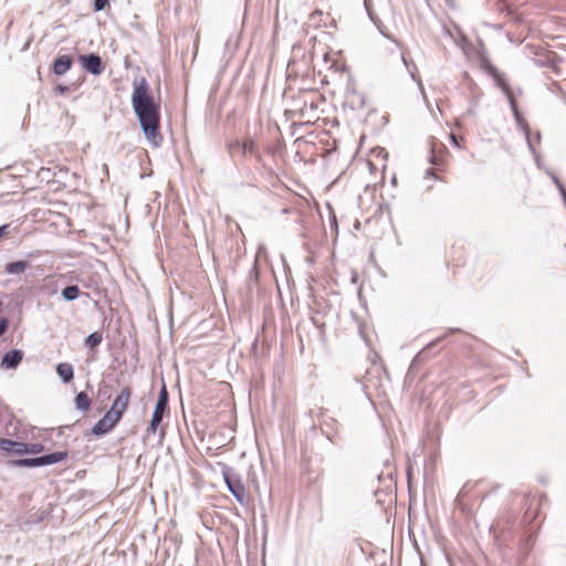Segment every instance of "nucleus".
Instances as JSON below:
<instances>
[{"label":"nucleus","instance_id":"obj_1","mask_svg":"<svg viewBox=\"0 0 566 566\" xmlns=\"http://www.w3.org/2000/svg\"><path fill=\"white\" fill-rule=\"evenodd\" d=\"M132 94V106L137 116L140 128L148 143L158 147L163 143L160 128V111L155 103L154 96L149 93L147 80L142 77L135 81Z\"/></svg>","mask_w":566,"mask_h":566},{"label":"nucleus","instance_id":"obj_2","mask_svg":"<svg viewBox=\"0 0 566 566\" xmlns=\"http://www.w3.org/2000/svg\"><path fill=\"white\" fill-rule=\"evenodd\" d=\"M66 458H67V452L57 451V452L41 455L38 458H24V459H19V460H11L9 463L12 467L36 468V467H44V465H51L54 463H59V462L64 461Z\"/></svg>","mask_w":566,"mask_h":566},{"label":"nucleus","instance_id":"obj_3","mask_svg":"<svg viewBox=\"0 0 566 566\" xmlns=\"http://www.w3.org/2000/svg\"><path fill=\"white\" fill-rule=\"evenodd\" d=\"M168 408V392L166 386L164 385L160 389L155 410L151 416V420L148 427V432L155 433L157 431V427L164 419V413Z\"/></svg>","mask_w":566,"mask_h":566},{"label":"nucleus","instance_id":"obj_4","mask_svg":"<svg viewBox=\"0 0 566 566\" xmlns=\"http://www.w3.org/2000/svg\"><path fill=\"white\" fill-rule=\"evenodd\" d=\"M229 150L231 154H233L234 151H240L243 156H245L248 154L252 155L255 157L258 163H260L264 166L263 157L260 153L259 146L251 138L244 139L242 143L237 140L234 143L230 144Z\"/></svg>","mask_w":566,"mask_h":566},{"label":"nucleus","instance_id":"obj_5","mask_svg":"<svg viewBox=\"0 0 566 566\" xmlns=\"http://www.w3.org/2000/svg\"><path fill=\"white\" fill-rule=\"evenodd\" d=\"M120 421L117 415L107 411L102 419H99L91 429L94 436H104L112 431V429Z\"/></svg>","mask_w":566,"mask_h":566},{"label":"nucleus","instance_id":"obj_6","mask_svg":"<svg viewBox=\"0 0 566 566\" xmlns=\"http://www.w3.org/2000/svg\"><path fill=\"white\" fill-rule=\"evenodd\" d=\"M81 65L82 67L93 74V75H99L104 71L103 62L99 55L95 53H90L87 55H81L80 56Z\"/></svg>","mask_w":566,"mask_h":566},{"label":"nucleus","instance_id":"obj_7","mask_svg":"<svg viewBox=\"0 0 566 566\" xmlns=\"http://www.w3.org/2000/svg\"><path fill=\"white\" fill-rule=\"evenodd\" d=\"M224 482L229 492L235 497L240 504L245 503V488L239 479L232 478L229 473L223 472Z\"/></svg>","mask_w":566,"mask_h":566},{"label":"nucleus","instance_id":"obj_8","mask_svg":"<svg viewBox=\"0 0 566 566\" xmlns=\"http://www.w3.org/2000/svg\"><path fill=\"white\" fill-rule=\"evenodd\" d=\"M130 396H132L130 388L125 387L119 392V395L115 398V400L113 401V405L108 411L114 412L115 415L118 416L119 419H122L124 412L126 411V409L128 407Z\"/></svg>","mask_w":566,"mask_h":566},{"label":"nucleus","instance_id":"obj_9","mask_svg":"<svg viewBox=\"0 0 566 566\" xmlns=\"http://www.w3.org/2000/svg\"><path fill=\"white\" fill-rule=\"evenodd\" d=\"M488 72L490 75L494 78L496 85L502 90V92L505 94L507 101L510 102V97H514L513 93L509 86V83L506 82V77L503 73H501L496 67L492 65H488Z\"/></svg>","mask_w":566,"mask_h":566},{"label":"nucleus","instance_id":"obj_10","mask_svg":"<svg viewBox=\"0 0 566 566\" xmlns=\"http://www.w3.org/2000/svg\"><path fill=\"white\" fill-rule=\"evenodd\" d=\"M509 103H510L511 109H512V112L514 114V118H515L516 124L526 134L528 147L534 153V147H533L532 142H531V139L528 137V132H530L528 124L524 120V118L520 114L515 98L514 97H510V102Z\"/></svg>","mask_w":566,"mask_h":566},{"label":"nucleus","instance_id":"obj_11","mask_svg":"<svg viewBox=\"0 0 566 566\" xmlns=\"http://www.w3.org/2000/svg\"><path fill=\"white\" fill-rule=\"evenodd\" d=\"M73 59L70 55H60L57 56L52 65V72L55 75H64L72 66Z\"/></svg>","mask_w":566,"mask_h":566},{"label":"nucleus","instance_id":"obj_12","mask_svg":"<svg viewBox=\"0 0 566 566\" xmlns=\"http://www.w3.org/2000/svg\"><path fill=\"white\" fill-rule=\"evenodd\" d=\"M22 352L19 349H12L7 352L1 359V367L12 369L18 367L22 360Z\"/></svg>","mask_w":566,"mask_h":566},{"label":"nucleus","instance_id":"obj_13","mask_svg":"<svg viewBox=\"0 0 566 566\" xmlns=\"http://www.w3.org/2000/svg\"><path fill=\"white\" fill-rule=\"evenodd\" d=\"M24 442L0 438V449L14 454H23Z\"/></svg>","mask_w":566,"mask_h":566},{"label":"nucleus","instance_id":"obj_14","mask_svg":"<svg viewBox=\"0 0 566 566\" xmlns=\"http://www.w3.org/2000/svg\"><path fill=\"white\" fill-rule=\"evenodd\" d=\"M30 266V262L25 260H19L14 262L7 263L4 266V272L9 275H18L23 273Z\"/></svg>","mask_w":566,"mask_h":566},{"label":"nucleus","instance_id":"obj_15","mask_svg":"<svg viewBox=\"0 0 566 566\" xmlns=\"http://www.w3.org/2000/svg\"><path fill=\"white\" fill-rule=\"evenodd\" d=\"M56 373L63 382H70L74 377L73 366L69 363H61L56 367Z\"/></svg>","mask_w":566,"mask_h":566},{"label":"nucleus","instance_id":"obj_16","mask_svg":"<svg viewBox=\"0 0 566 566\" xmlns=\"http://www.w3.org/2000/svg\"><path fill=\"white\" fill-rule=\"evenodd\" d=\"M62 297L66 302L75 301L80 295V285L78 284H71L66 287H64L61 292Z\"/></svg>","mask_w":566,"mask_h":566},{"label":"nucleus","instance_id":"obj_17","mask_svg":"<svg viewBox=\"0 0 566 566\" xmlns=\"http://www.w3.org/2000/svg\"><path fill=\"white\" fill-rule=\"evenodd\" d=\"M75 407L82 412H86L91 407V399L86 392L81 391L75 396Z\"/></svg>","mask_w":566,"mask_h":566},{"label":"nucleus","instance_id":"obj_18","mask_svg":"<svg viewBox=\"0 0 566 566\" xmlns=\"http://www.w3.org/2000/svg\"><path fill=\"white\" fill-rule=\"evenodd\" d=\"M401 60L408 71V73L410 74L411 78L413 81H416L419 85H421V81L420 78L417 76V65L412 62V61H408L407 60V56H406V53L405 52H401Z\"/></svg>","mask_w":566,"mask_h":566},{"label":"nucleus","instance_id":"obj_19","mask_svg":"<svg viewBox=\"0 0 566 566\" xmlns=\"http://www.w3.org/2000/svg\"><path fill=\"white\" fill-rule=\"evenodd\" d=\"M63 279L67 280L69 282H76V284L82 285L83 287L90 289L91 284L87 283L81 274L76 273L75 271H70L62 275Z\"/></svg>","mask_w":566,"mask_h":566},{"label":"nucleus","instance_id":"obj_20","mask_svg":"<svg viewBox=\"0 0 566 566\" xmlns=\"http://www.w3.org/2000/svg\"><path fill=\"white\" fill-rule=\"evenodd\" d=\"M103 340V336L99 332H94V333H91L86 338H85V345L88 346L90 348H95L97 347Z\"/></svg>","mask_w":566,"mask_h":566},{"label":"nucleus","instance_id":"obj_21","mask_svg":"<svg viewBox=\"0 0 566 566\" xmlns=\"http://www.w3.org/2000/svg\"><path fill=\"white\" fill-rule=\"evenodd\" d=\"M44 450L42 443H25L23 447V454H38Z\"/></svg>","mask_w":566,"mask_h":566},{"label":"nucleus","instance_id":"obj_22","mask_svg":"<svg viewBox=\"0 0 566 566\" xmlns=\"http://www.w3.org/2000/svg\"><path fill=\"white\" fill-rule=\"evenodd\" d=\"M258 281H259V268H258L256 261H254V264L248 274L249 287L251 289L252 284L256 285Z\"/></svg>","mask_w":566,"mask_h":566},{"label":"nucleus","instance_id":"obj_23","mask_svg":"<svg viewBox=\"0 0 566 566\" xmlns=\"http://www.w3.org/2000/svg\"><path fill=\"white\" fill-rule=\"evenodd\" d=\"M108 0H95L94 1V9L95 11H102L105 6L107 4Z\"/></svg>","mask_w":566,"mask_h":566},{"label":"nucleus","instance_id":"obj_24","mask_svg":"<svg viewBox=\"0 0 566 566\" xmlns=\"http://www.w3.org/2000/svg\"><path fill=\"white\" fill-rule=\"evenodd\" d=\"M266 253V248L264 244H260L258 247V251H256V255H255V261L258 262V260L263 256L264 254Z\"/></svg>","mask_w":566,"mask_h":566},{"label":"nucleus","instance_id":"obj_25","mask_svg":"<svg viewBox=\"0 0 566 566\" xmlns=\"http://www.w3.org/2000/svg\"><path fill=\"white\" fill-rule=\"evenodd\" d=\"M433 343L429 344L426 348H423L418 355L415 357L413 363L421 360L423 356L426 355L427 349L432 345Z\"/></svg>","mask_w":566,"mask_h":566},{"label":"nucleus","instance_id":"obj_26","mask_svg":"<svg viewBox=\"0 0 566 566\" xmlns=\"http://www.w3.org/2000/svg\"><path fill=\"white\" fill-rule=\"evenodd\" d=\"M8 329V321H0V336Z\"/></svg>","mask_w":566,"mask_h":566},{"label":"nucleus","instance_id":"obj_27","mask_svg":"<svg viewBox=\"0 0 566 566\" xmlns=\"http://www.w3.org/2000/svg\"><path fill=\"white\" fill-rule=\"evenodd\" d=\"M67 91H69V86L57 85V86L55 87V92H56L57 94H64V93H66Z\"/></svg>","mask_w":566,"mask_h":566},{"label":"nucleus","instance_id":"obj_28","mask_svg":"<svg viewBox=\"0 0 566 566\" xmlns=\"http://www.w3.org/2000/svg\"><path fill=\"white\" fill-rule=\"evenodd\" d=\"M558 190L563 197V200L566 199V189L564 188V186L562 184H558Z\"/></svg>","mask_w":566,"mask_h":566},{"label":"nucleus","instance_id":"obj_29","mask_svg":"<svg viewBox=\"0 0 566 566\" xmlns=\"http://www.w3.org/2000/svg\"><path fill=\"white\" fill-rule=\"evenodd\" d=\"M8 228L9 224L0 226V238H2L7 233Z\"/></svg>","mask_w":566,"mask_h":566},{"label":"nucleus","instance_id":"obj_30","mask_svg":"<svg viewBox=\"0 0 566 566\" xmlns=\"http://www.w3.org/2000/svg\"><path fill=\"white\" fill-rule=\"evenodd\" d=\"M41 254L40 251L30 252L27 254L28 258H36Z\"/></svg>","mask_w":566,"mask_h":566},{"label":"nucleus","instance_id":"obj_31","mask_svg":"<svg viewBox=\"0 0 566 566\" xmlns=\"http://www.w3.org/2000/svg\"><path fill=\"white\" fill-rule=\"evenodd\" d=\"M553 181L554 184L556 185V187L558 188V184H560V181L558 180L557 177L553 176Z\"/></svg>","mask_w":566,"mask_h":566},{"label":"nucleus","instance_id":"obj_32","mask_svg":"<svg viewBox=\"0 0 566 566\" xmlns=\"http://www.w3.org/2000/svg\"><path fill=\"white\" fill-rule=\"evenodd\" d=\"M427 175H432V176H434V177H436V175H434V172H433V170H432V169H428V170H427Z\"/></svg>","mask_w":566,"mask_h":566},{"label":"nucleus","instance_id":"obj_33","mask_svg":"<svg viewBox=\"0 0 566 566\" xmlns=\"http://www.w3.org/2000/svg\"><path fill=\"white\" fill-rule=\"evenodd\" d=\"M49 280H51V279L50 277L45 279L46 283L43 285V289H46L49 286Z\"/></svg>","mask_w":566,"mask_h":566},{"label":"nucleus","instance_id":"obj_34","mask_svg":"<svg viewBox=\"0 0 566 566\" xmlns=\"http://www.w3.org/2000/svg\"><path fill=\"white\" fill-rule=\"evenodd\" d=\"M29 45H30V41L27 42V44L24 45L23 50H28Z\"/></svg>","mask_w":566,"mask_h":566},{"label":"nucleus","instance_id":"obj_35","mask_svg":"<svg viewBox=\"0 0 566 566\" xmlns=\"http://www.w3.org/2000/svg\"><path fill=\"white\" fill-rule=\"evenodd\" d=\"M56 291H57V287L54 286V287H52L51 293H56Z\"/></svg>","mask_w":566,"mask_h":566},{"label":"nucleus","instance_id":"obj_36","mask_svg":"<svg viewBox=\"0 0 566 566\" xmlns=\"http://www.w3.org/2000/svg\"><path fill=\"white\" fill-rule=\"evenodd\" d=\"M169 324H170V329H172V327H174V319H170Z\"/></svg>","mask_w":566,"mask_h":566},{"label":"nucleus","instance_id":"obj_37","mask_svg":"<svg viewBox=\"0 0 566 566\" xmlns=\"http://www.w3.org/2000/svg\"><path fill=\"white\" fill-rule=\"evenodd\" d=\"M268 151H269L270 154H272V155L274 154V149H273V148H269V149H268Z\"/></svg>","mask_w":566,"mask_h":566}]
</instances>
